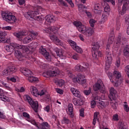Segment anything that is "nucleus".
I'll list each match as a JSON object with an SVG mask.
<instances>
[{
  "label": "nucleus",
  "mask_w": 129,
  "mask_h": 129,
  "mask_svg": "<svg viewBox=\"0 0 129 129\" xmlns=\"http://www.w3.org/2000/svg\"><path fill=\"white\" fill-rule=\"evenodd\" d=\"M23 47H25V48H17L15 50V57L19 60V61H22L25 59L27 60H31L32 59V54L33 52L29 49L26 46L22 45Z\"/></svg>",
  "instance_id": "nucleus-1"
},
{
  "label": "nucleus",
  "mask_w": 129,
  "mask_h": 129,
  "mask_svg": "<svg viewBox=\"0 0 129 129\" xmlns=\"http://www.w3.org/2000/svg\"><path fill=\"white\" fill-rule=\"evenodd\" d=\"M43 11V9L41 7L35 8V10H32L25 14L24 17L28 20L33 19L35 21H38L39 23H42L45 19V17L43 15L38 16L41 14V12Z\"/></svg>",
  "instance_id": "nucleus-2"
},
{
  "label": "nucleus",
  "mask_w": 129,
  "mask_h": 129,
  "mask_svg": "<svg viewBox=\"0 0 129 129\" xmlns=\"http://www.w3.org/2000/svg\"><path fill=\"white\" fill-rule=\"evenodd\" d=\"M114 41V36L111 35L109 37L108 39V43L106 46V53H105V59H106V67L107 68H109L110 67V64H111V61H112V57L111 56V52L109 50L110 48V44H112Z\"/></svg>",
  "instance_id": "nucleus-3"
},
{
  "label": "nucleus",
  "mask_w": 129,
  "mask_h": 129,
  "mask_svg": "<svg viewBox=\"0 0 129 129\" xmlns=\"http://www.w3.org/2000/svg\"><path fill=\"white\" fill-rule=\"evenodd\" d=\"M2 16L3 20L7 22V23H9V24H15L18 21L17 17L13 15V14L9 11L3 12Z\"/></svg>",
  "instance_id": "nucleus-4"
},
{
  "label": "nucleus",
  "mask_w": 129,
  "mask_h": 129,
  "mask_svg": "<svg viewBox=\"0 0 129 129\" xmlns=\"http://www.w3.org/2000/svg\"><path fill=\"white\" fill-rule=\"evenodd\" d=\"M93 46L92 48V55L94 59H98V57H101L102 56V53L99 50V48L100 45L98 42H94L92 44Z\"/></svg>",
  "instance_id": "nucleus-5"
},
{
  "label": "nucleus",
  "mask_w": 129,
  "mask_h": 129,
  "mask_svg": "<svg viewBox=\"0 0 129 129\" xmlns=\"http://www.w3.org/2000/svg\"><path fill=\"white\" fill-rule=\"evenodd\" d=\"M108 76L111 82L115 83V86H117V85H118V79L121 77V75H120L119 72L115 71L113 75L112 73H109Z\"/></svg>",
  "instance_id": "nucleus-6"
},
{
  "label": "nucleus",
  "mask_w": 129,
  "mask_h": 129,
  "mask_svg": "<svg viewBox=\"0 0 129 129\" xmlns=\"http://www.w3.org/2000/svg\"><path fill=\"white\" fill-rule=\"evenodd\" d=\"M25 98L35 112H38V108H39V103L38 101H33V99L27 95L25 96Z\"/></svg>",
  "instance_id": "nucleus-7"
},
{
  "label": "nucleus",
  "mask_w": 129,
  "mask_h": 129,
  "mask_svg": "<svg viewBox=\"0 0 129 129\" xmlns=\"http://www.w3.org/2000/svg\"><path fill=\"white\" fill-rule=\"evenodd\" d=\"M93 90L94 91L100 90V92L102 93L105 92V87L101 80L99 79L97 80V82L93 86Z\"/></svg>",
  "instance_id": "nucleus-8"
},
{
  "label": "nucleus",
  "mask_w": 129,
  "mask_h": 129,
  "mask_svg": "<svg viewBox=\"0 0 129 129\" xmlns=\"http://www.w3.org/2000/svg\"><path fill=\"white\" fill-rule=\"evenodd\" d=\"M6 48L7 52L13 53L14 51L17 50L16 49H21V48L25 49L26 47L19 44L11 43L10 45H7Z\"/></svg>",
  "instance_id": "nucleus-9"
},
{
  "label": "nucleus",
  "mask_w": 129,
  "mask_h": 129,
  "mask_svg": "<svg viewBox=\"0 0 129 129\" xmlns=\"http://www.w3.org/2000/svg\"><path fill=\"white\" fill-rule=\"evenodd\" d=\"M85 78L84 75L79 74L73 78V81L75 83H79L82 85L86 83V79H84Z\"/></svg>",
  "instance_id": "nucleus-10"
},
{
  "label": "nucleus",
  "mask_w": 129,
  "mask_h": 129,
  "mask_svg": "<svg viewBox=\"0 0 129 129\" xmlns=\"http://www.w3.org/2000/svg\"><path fill=\"white\" fill-rule=\"evenodd\" d=\"M79 30L80 31V33L84 34V35L86 36V37H90V36H92V34L94 33L93 29L90 27H86V26H85V28Z\"/></svg>",
  "instance_id": "nucleus-11"
},
{
  "label": "nucleus",
  "mask_w": 129,
  "mask_h": 129,
  "mask_svg": "<svg viewBox=\"0 0 129 129\" xmlns=\"http://www.w3.org/2000/svg\"><path fill=\"white\" fill-rule=\"evenodd\" d=\"M59 74V71L57 69L52 70V71H48L47 72H45L43 74V76L44 77H54L57 76Z\"/></svg>",
  "instance_id": "nucleus-12"
},
{
  "label": "nucleus",
  "mask_w": 129,
  "mask_h": 129,
  "mask_svg": "<svg viewBox=\"0 0 129 129\" xmlns=\"http://www.w3.org/2000/svg\"><path fill=\"white\" fill-rule=\"evenodd\" d=\"M39 52L40 53V54L43 55L44 57H45V59L47 60V61H52V57L49 54V52H47L46 48H44L41 46L39 49Z\"/></svg>",
  "instance_id": "nucleus-13"
},
{
  "label": "nucleus",
  "mask_w": 129,
  "mask_h": 129,
  "mask_svg": "<svg viewBox=\"0 0 129 129\" xmlns=\"http://www.w3.org/2000/svg\"><path fill=\"white\" fill-rule=\"evenodd\" d=\"M126 41V38L120 34L117 38V42L116 43L115 42L114 44V47L115 48H118L119 47V44H121L122 43V44H123V42H125Z\"/></svg>",
  "instance_id": "nucleus-14"
},
{
  "label": "nucleus",
  "mask_w": 129,
  "mask_h": 129,
  "mask_svg": "<svg viewBox=\"0 0 129 129\" xmlns=\"http://www.w3.org/2000/svg\"><path fill=\"white\" fill-rule=\"evenodd\" d=\"M127 6L125 5V3L123 5V6L121 9V4H120L118 6V12L119 15L121 16H123L125 14L126 10H127Z\"/></svg>",
  "instance_id": "nucleus-15"
},
{
  "label": "nucleus",
  "mask_w": 129,
  "mask_h": 129,
  "mask_svg": "<svg viewBox=\"0 0 129 129\" xmlns=\"http://www.w3.org/2000/svg\"><path fill=\"white\" fill-rule=\"evenodd\" d=\"M59 30V28L56 27L55 26H51L47 28H45L44 31L46 32V33H48V34H54V35H56L57 33H58V30Z\"/></svg>",
  "instance_id": "nucleus-16"
},
{
  "label": "nucleus",
  "mask_w": 129,
  "mask_h": 129,
  "mask_svg": "<svg viewBox=\"0 0 129 129\" xmlns=\"http://www.w3.org/2000/svg\"><path fill=\"white\" fill-rule=\"evenodd\" d=\"M7 33L5 31H0V43H10V39L6 38Z\"/></svg>",
  "instance_id": "nucleus-17"
},
{
  "label": "nucleus",
  "mask_w": 129,
  "mask_h": 129,
  "mask_svg": "<svg viewBox=\"0 0 129 129\" xmlns=\"http://www.w3.org/2000/svg\"><path fill=\"white\" fill-rule=\"evenodd\" d=\"M50 38L56 45H59V46H63L64 43L61 40L56 36L55 35H52L50 36Z\"/></svg>",
  "instance_id": "nucleus-18"
},
{
  "label": "nucleus",
  "mask_w": 129,
  "mask_h": 129,
  "mask_svg": "<svg viewBox=\"0 0 129 129\" xmlns=\"http://www.w3.org/2000/svg\"><path fill=\"white\" fill-rule=\"evenodd\" d=\"M70 90L74 96H75V97H78V98H82L81 93H80V91L77 90V89L75 88H71Z\"/></svg>",
  "instance_id": "nucleus-19"
},
{
  "label": "nucleus",
  "mask_w": 129,
  "mask_h": 129,
  "mask_svg": "<svg viewBox=\"0 0 129 129\" xmlns=\"http://www.w3.org/2000/svg\"><path fill=\"white\" fill-rule=\"evenodd\" d=\"M27 35H28V32L26 30H22L18 32L14 33V36L17 37L18 39H21L20 40H22V38L25 36H27Z\"/></svg>",
  "instance_id": "nucleus-20"
},
{
  "label": "nucleus",
  "mask_w": 129,
  "mask_h": 129,
  "mask_svg": "<svg viewBox=\"0 0 129 129\" xmlns=\"http://www.w3.org/2000/svg\"><path fill=\"white\" fill-rule=\"evenodd\" d=\"M20 71L22 73L24 74V75H25V76H26V77H29L30 76H32V74H33V73L32 72V71H31V70L26 68H21Z\"/></svg>",
  "instance_id": "nucleus-21"
},
{
  "label": "nucleus",
  "mask_w": 129,
  "mask_h": 129,
  "mask_svg": "<svg viewBox=\"0 0 129 129\" xmlns=\"http://www.w3.org/2000/svg\"><path fill=\"white\" fill-rule=\"evenodd\" d=\"M109 98L111 101L116 100V91L113 88L110 89Z\"/></svg>",
  "instance_id": "nucleus-22"
},
{
  "label": "nucleus",
  "mask_w": 129,
  "mask_h": 129,
  "mask_svg": "<svg viewBox=\"0 0 129 129\" xmlns=\"http://www.w3.org/2000/svg\"><path fill=\"white\" fill-rule=\"evenodd\" d=\"M45 23H49V24H51V23H55L56 22V18L54 15H47L45 17Z\"/></svg>",
  "instance_id": "nucleus-23"
},
{
  "label": "nucleus",
  "mask_w": 129,
  "mask_h": 129,
  "mask_svg": "<svg viewBox=\"0 0 129 129\" xmlns=\"http://www.w3.org/2000/svg\"><path fill=\"white\" fill-rule=\"evenodd\" d=\"M110 13L109 12H104L102 14L101 19L100 20V23L101 24H104L107 20H108V17H109Z\"/></svg>",
  "instance_id": "nucleus-24"
},
{
  "label": "nucleus",
  "mask_w": 129,
  "mask_h": 129,
  "mask_svg": "<svg viewBox=\"0 0 129 129\" xmlns=\"http://www.w3.org/2000/svg\"><path fill=\"white\" fill-rule=\"evenodd\" d=\"M68 114H69V115H70L71 117H74V113H73L74 108H73V104L72 103H69L68 106Z\"/></svg>",
  "instance_id": "nucleus-25"
},
{
  "label": "nucleus",
  "mask_w": 129,
  "mask_h": 129,
  "mask_svg": "<svg viewBox=\"0 0 129 129\" xmlns=\"http://www.w3.org/2000/svg\"><path fill=\"white\" fill-rule=\"evenodd\" d=\"M73 103L75 106H81V105H83V100H82V98H74L73 99Z\"/></svg>",
  "instance_id": "nucleus-26"
},
{
  "label": "nucleus",
  "mask_w": 129,
  "mask_h": 129,
  "mask_svg": "<svg viewBox=\"0 0 129 129\" xmlns=\"http://www.w3.org/2000/svg\"><path fill=\"white\" fill-rule=\"evenodd\" d=\"M39 129H49L50 128V125L47 122H43V123L39 124L38 126Z\"/></svg>",
  "instance_id": "nucleus-27"
},
{
  "label": "nucleus",
  "mask_w": 129,
  "mask_h": 129,
  "mask_svg": "<svg viewBox=\"0 0 129 129\" xmlns=\"http://www.w3.org/2000/svg\"><path fill=\"white\" fill-rule=\"evenodd\" d=\"M74 26L76 27V28H77L78 31L80 32V29H84L85 27V26L83 25L81 22H77V21H75L74 22Z\"/></svg>",
  "instance_id": "nucleus-28"
},
{
  "label": "nucleus",
  "mask_w": 129,
  "mask_h": 129,
  "mask_svg": "<svg viewBox=\"0 0 129 129\" xmlns=\"http://www.w3.org/2000/svg\"><path fill=\"white\" fill-rule=\"evenodd\" d=\"M0 98L2 101H9V97L5 95V93L0 89Z\"/></svg>",
  "instance_id": "nucleus-29"
},
{
  "label": "nucleus",
  "mask_w": 129,
  "mask_h": 129,
  "mask_svg": "<svg viewBox=\"0 0 129 129\" xmlns=\"http://www.w3.org/2000/svg\"><path fill=\"white\" fill-rule=\"evenodd\" d=\"M31 93L34 96H38V89L34 86H31L30 88Z\"/></svg>",
  "instance_id": "nucleus-30"
},
{
  "label": "nucleus",
  "mask_w": 129,
  "mask_h": 129,
  "mask_svg": "<svg viewBox=\"0 0 129 129\" xmlns=\"http://www.w3.org/2000/svg\"><path fill=\"white\" fill-rule=\"evenodd\" d=\"M32 40L33 37L31 35H28L23 39V42L24 44H28L30 42H31Z\"/></svg>",
  "instance_id": "nucleus-31"
},
{
  "label": "nucleus",
  "mask_w": 129,
  "mask_h": 129,
  "mask_svg": "<svg viewBox=\"0 0 129 129\" xmlns=\"http://www.w3.org/2000/svg\"><path fill=\"white\" fill-rule=\"evenodd\" d=\"M39 66L42 69H49V64L44 63L43 62H38Z\"/></svg>",
  "instance_id": "nucleus-32"
},
{
  "label": "nucleus",
  "mask_w": 129,
  "mask_h": 129,
  "mask_svg": "<svg viewBox=\"0 0 129 129\" xmlns=\"http://www.w3.org/2000/svg\"><path fill=\"white\" fill-rule=\"evenodd\" d=\"M123 54L125 57L129 56V45H126L123 49Z\"/></svg>",
  "instance_id": "nucleus-33"
},
{
  "label": "nucleus",
  "mask_w": 129,
  "mask_h": 129,
  "mask_svg": "<svg viewBox=\"0 0 129 129\" xmlns=\"http://www.w3.org/2000/svg\"><path fill=\"white\" fill-rule=\"evenodd\" d=\"M28 80L29 81V82L35 83V82H37L39 79L37 77L30 76L29 77H28Z\"/></svg>",
  "instance_id": "nucleus-34"
},
{
  "label": "nucleus",
  "mask_w": 129,
  "mask_h": 129,
  "mask_svg": "<svg viewBox=\"0 0 129 129\" xmlns=\"http://www.w3.org/2000/svg\"><path fill=\"white\" fill-rule=\"evenodd\" d=\"M82 72L88 71L89 70V64L87 62H85L82 66Z\"/></svg>",
  "instance_id": "nucleus-35"
},
{
  "label": "nucleus",
  "mask_w": 129,
  "mask_h": 129,
  "mask_svg": "<svg viewBox=\"0 0 129 129\" xmlns=\"http://www.w3.org/2000/svg\"><path fill=\"white\" fill-rule=\"evenodd\" d=\"M118 127L119 129H127V126L125 125V124L122 121H119Z\"/></svg>",
  "instance_id": "nucleus-36"
},
{
  "label": "nucleus",
  "mask_w": 129,
  "mask_h": 129,
  "mask_svg": "<svg viewBox=\"0 0 129 129\" xmlns=\"http://www.w3.org/2000/svg\"><path fill=\"white\" fill-rule=\"evenodd\" d=\"M7 68L9 71V73H15L17 71V69H16V67L15 66L8 67Z\"/></svg>",
  "instance_id": "nucleus-37"
},
{
  "label": "nucleus",
  "mask_w": 129,
  "mask_h": 129,
  "mask_svg": "<svg viewBox=\"0 0 129 129\" xmlns=\"http://www.w3.org/2000/svg\"><path fill=\"white\" fill-rule=\"evenodd\" d=\"M68 42L69 44H70V46L73 48V49H74L77 45L76 44V42H74L72 40L69 39L68 40Z\"/></svg>",
  "instance_id": "nucleus-38"
},
{
  "label": "nucleus",
  "mask_w": 129,
  "mask_h": 129,
  "mask_svg": "<svg viewBox=\"0 0 129 129\" xmlns=\"http://www.w3.org/2000/svg\"><path fill=\"white\" fill-rule=\"evenodd\" d=\"M55 53L57 56V57H59V58H60L61 59H63V52H62V50H57L55 51Z\"/></svg>",
  "instance_id": "nucleus-39"
},
{
  "label": "nucleus",
  "mask_w": 129,
  "mask_h": 129,
  "mask_svg": "<svg viewBox=\"0 0 129 129\" xmlns=\"http://www.w3.org/2000/svg\"><path fill=\"white\" fill-rule=\"evenodd\" d=\"M98 115V112H96L94 113V118L93 119V124L95 125L96 123V120H98V118H97V116Z\"/></svg>",
  "instance_id": "nucleus-40"
},
{
  "label": "nucleus",
  "mask_w": 129,
  "mask_h": 129,
  "mask_svg": "<svg viewBox=\"0 0 129 129\" xmlns=\"http://www.w3.org/2000/svg\"><path fill=\"white\" fill-rule=\"evenodd\" d=\"M104 107H105V103L103 101L100 102L98 104V108H100V109H102L104 108Z\"/></svg>",
  "instance_id": "nucleus-41"
},
{
  "label": "nucleus",
  "mask_w": 129,
  "mask_h": 129,
  "mask_svg": "<svg viewBox=\"0 0 129 129\" xmlns=\"http://www.w3.org/2000/svg\"><path fill=\"white\" fill-rule=\"evenodd\" d=\"M74 50H75V51H76V52H77L78 53H81L83 52L82 48H81V47L77 45H76L75 48H74Z\"/></svg>",
  "instance_id": "nucleus-42"
},
{
  "label": "nucleus",
  "mask_w": 129,
  "mask_h": 129,
  "mask_svg": "<svg viewBox=\"0 0 129 129\" xmlns=\"http://www.w3.org/2000/svg\"><path fill=\"white\" fill-rule=\"evenodd\" d=\"M75 70H76V71H78L79 72L82 71V66L80 64H77L75 66Z\"/></svg>",
  "instance_id": "nucleus-43"
},
{
  "label": "nucleus",
  "mask_w": 129,
  "mask_h": 129,
  "mask_svg": "<svg viewBox=\"0 0 129 129\" xmlns=\"http://www.w3.org/2000/svg\"><path fill=\"white\" fill-rule=\"evenodd\" d=\"M118 2L120 5H121L122 3H123V5L125 4V5H128L129 4V0H118Z\"/></svg>",
  "instance_id": "nucleus-44"
},
{
  "label": "nucleus",
  "mask_w": 129,
  "mask_h": 129,
  "mask_svg": "<svg viewBox=\"0 0 129 129\" xmlns=\"http://www.w3.org/2000/svg\"><path fill=\"white\" fill-rule=\"evenodd\" d=\"M10 72L9 71V69L8 68L6 69L5 70H4V71L2 72V74L3 75H5V76H8L9 74H10Z\"/></svg>",
  "instance_id": "nucleus-45"
},
{
  "label": "nucleus",
  "mask_w": 129,
  "mask_h": 129,
  "mask_svg": "<svg viewBox=\"0 0 129 129\" xmlns=\"http://www.w3.org/2000/svg\"><path fill=\"white\" fill-rule=\"evenodd\" d=\"M96 23V21H95L94 19H91L89 21V24L91 26V27H92V28H93V27H94V24Z\"/></svg>",
  "instance_id": "nucleus-46"
},
{
  "label": "nucleus",
  "mask_w": 129,
  "mask_h": 129,
  "mask_svg": "<svg viewBox=\"0 0 129 129\" xmlns=\"http://www.w3.org/2000/svg\"><path fill=\"white\" fill-rule=\"evenodd\" d=\"M104 3H110L112 6L115 5V1L114 0H103Z\"/></svg>",
  "instance_id": "nucleus-47"
},
{
  "label": "nucleus",
  "mask_w": 129,
  "mask_h": 129,
  "mask_svg": "<svg viewBox=\"0 0 129 129\" xmlns=\"http://www.w3.org/2000/svg\"><path fill=\"white\" fill-rule=\"evenodd\" d=\"M57 84L58 86H60V87H62L63 85L64 84V81L63 80H59L57 81Z\"/></svg>",
  "instance_id": "nucleus-48"
},
{
  "label": "nucleus",
  "mask_w": 129,
  "mask_h": 129,
  "mask_svg": "<svg viewBox=\"0 0 129 129\" xmlns=\"http://www.w3.org/2000/svg\"><path fill=\"white\" fill-rule=\"evenodd\" d=\"M111 105L112 106V108H113V109H114L115 110H116V109L117 108V103L115 102H111Z\"/></svg>",
  "instance_id": "nucleus-49"
},
{
  "label": "nucleus",
  "mask_w": 129,
  "mask_h": 129,
  "mask_svg": "<svg viewBox=\"0 0 129 129\" xmlns=\"http://www.w3.org/2000/svg\"><path fill=\"white\" fill-rule=\"evenodd\" d=\"M84 93L85 95L88 96L91 93V88H89V90H85L84 91Z\"/></svg>",
  "instance_id": "nucleus-50"
},
{
  "label": "nucleus",
  "mask_w": 129,
  "mask_h": 129,
  "mask_svg": "<svg viewBox=\"0 0 129 129\" xmlns=\"http://www.w3.org/2000/svg\"><path fill=\"white\" fill-rule=\"evenodd\" d=\"M46 93L45 90H42L41 91L38 92V95H40V96H42V95H44Z\"/></svg>",
  "instance_id": "nucleus-51"
},
{
  "label": "nucleus",
  "mask_w": 129,
  "mask_h": 129,
  "mask_svg": "<svg viewBox=\"0 0 129 129\" xmlns=\"http://www.w3.org/2000/svg\"><path fill=\"white\" fill-rule=\"evenodd\" d=\"M23 116H24V117H26V118H27V119H31V118H30V114H29V113L27 112H23Z\"/></svg>",
  "instance_id": "nucleus-52"
},
{
  "label": "nucleus",
  "mask_w": 129,
  "mask_h": 129,
  "mask_svg": "<svg viewBox=\"0 0 129 129\" xmlns=\"http://www.w3.org/2000/svg\"><path fill=\"white\" fill-rule=\"evenodd\" d=\"M2 84L3 86L6 88V89H8V90H11V87H9V85L4 82H2Z\"/></svg>",
  "instance_id": "nucleus-53"
},
{
  "label": "nucleus",
  "mask_w": 129,
  "mask_h": 129,
  "mask_svg": "<svg viewBox=\"0 0 129 129\" xmlns=\"http://www.w3.org/2000/svg\"><path fill=\"white\" fill-rule=\"evenodd\" d=\"M112 120L117 121L118 120V114H116L113 115Z\"/></svg>",
  "instance_id": "nucleus-54"
},
{
  "label": "nucleus",
  "mask_w": 129,
  "mask_h": 129,
  "mask_svg": "<svg viewBox=\"0 0 129 129\" xmlns=\"http://www.w3.org/2000/svg\"><path fill=\"white\" fill-rule=\"evenodd\" d=\"M29 36H31L33 39L34 37L35 38L38 36V33L37 32H35V31H32L31 33L29 34Z\"/></svg>",
  "instance_id": "nucleus-55"
},
{
  "label": "nucleus",
  "mask_w": 129,
  "mask_h": 129,
  "mask_svg": "<svg viewBox=\"0 0 129 129\" xmlns=\"http://www.w3.org/2000/svg\"><path fill=\"white\" fill-rule=\"evenodd\" d=\"M123 108H124V110L126 112H128V111H129V107H128V104H124L123 105Z\"/></svg>",
  "instance_id": "nucleus-56"
},
{
  "label": "nucleus",
  "mask_w": 129,
  "mask_h": 129,
  "mask_svg": "<svg viewBox=\"0 0 129 129\" xmlns=\"http://www.w3.org/2000/svg\"><path fill=\"white\" fill-rule=\"evenodd\" d=\"M110 12V8H109V6H107L104 7V13H109Z\"/></svg>",
  "instance_id": "nucleus-57"
},
{
  "label": "nucleus",
  "mask_w": 129,
  "mask_h": 129,
  "mask_svg": "<svg viewBox=\"0 0 129 129\" xmlns=\"http://www.w3.org/2000/svg\"><path fill=\"white\" fill-rule=\"evenodd\" d=\"M72 58L74 59V60H78L79 59V55L77 53H75L73 56H72Z\"/></svg>",
  "instance_id": "nucleus-58"
},
{
  "label": "nucleus",
  "mask_w": 129,
  "mask_h": 129,
  "mask_svg": "<svg viewBox=\"0 0 129 129\" xmlns=\"http://www.w3.org/2000/svg\"><path fill=\"white\" fill-rule=\"evenodd\" d=\"M62 121L64 123H66L67 124H68L70 122V120L69 119L64 117L62 120Z\"/></svg>",
  "instance_id": "nucleus-59"
},
{
  "label": "nucleus",
  "mask_w": 129,
  "mask_h": 129,
  "mask_svg": "<svg viewBox=\"0 0 129 129\" xmlns=\"http://www.w3.org/2000/svg\"><path fill=\"white\" fill-rule=\"evenodd\" d=\"M95 105H96V102H95L94 100H92L91 102V106L92 108H94Z\"/></svg>",
  "instance_id": "nucleus-60"
},
{
  "label": "nucleus",
  "mask_w": 129,
  "mask_h": 129,
  "mask_svg": "<svg viewBox=\"0 0 129 129\" xmlns=\"http://www.w3.org/2000/svg\"><path fill=\"white\" fill-rule=\"evenodd\" d=\"M80 115L82 117H84V108H81L80 110Z\"/></svg>",
  "instance_id": "nucleus-61"
},
{
  "label": "nucleus",
  "mask_w": 129,
  "mask_h": 129,
  "mask_svg": "<svg viewBox=\"0 0 129 129\" xmlns=\"http://www.w3.org/2000/svg\"><path fill=\"white\" fill-rule=\"evenodd\" d=\"M125 72L127 75H129V65L126 66L124 68Z\"/></svg>",
  "instance_id": "nucleus-62"
},
{
  "label": "nucleus",
  "mask_w": 129,
  "mask_h": 129,
  "mask_svg": "<svg viewBox=\"0 0 129 129\" xmlns=\"http://www.w3.org/2000/svg\"><path fill=\"white\" fill-rule=\"evenodd\" d=\"M56 92L59 93V94H63V92H64L63 90L59 88L56 89Z\"/></svg>",
  "instance_id": "nucleus-63"
},
{
  "label": "nucleus",
  "mask_w": 129,
  "mask_h": 129,
  "mask_svg": "<svg viewBox=\"0 0 129 129\" xmlns=\"http://www.w3.org/2000/svg\"><path fill=\"white\" fill-rule=\"evenodd\" d=\"M100 9V5L99 4H96L95 5V8L94 10L95 11H98Z\"/></svg>",
  "instance_id": "nucleus-64"
}]
</instances>
